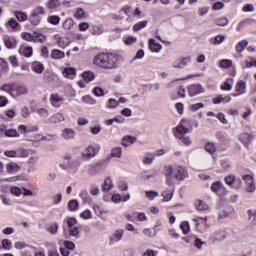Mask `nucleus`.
I'll use <instances>...</instances> for the list:
<instances>
[{
	"label": "nucleus",
	"mask_w": 256,
	"mask_h": 256,
	"mask_svg": "<svg viewBox=\"0 0 256 256\" xmlns=\"http://www.w3.org/2000/svg\"><path fill=\"white\" fill-rule=\"evenodd\" d=\"M165 177L167 185H175V181H184L189 177V174L183 166H166Z\"/></svg>",
	"instance_id": "1"
},
{
	"label": "nucleus",
	"mask_w": 256,
	"mask_h": 256,
	"mask_svg": "<svg viewBox=\"0 0 256 256\" xmlns=\"http://www.w3.org/2000/svg\"><path fill=\"white\" fill-rule=\"evenodd\" d=\"M117 54L113 53H99L97 54L94 59L93 63L96 67H100V69H117Z\"/></svg>",
	"instance_id": "2"
},
{
	"label": "nucleus",
	"mask_w": 256,
	"mask_h": 256,
	"mask_svg": "<svg viewBox=\"0 0 256 256\" xmlns=\"http://www.w3.org/2000/svg\"><path fill=\"white\" fill-rule=\"evenodd\" d=\"M43 15H45V8L43 6L36 7L29 17L31 25H39L41 23V17H43Z\"/></svg>",
	"instance_id": "3"
},
{
	"label": "nucleus",
	"mask_w": 256,
	"mask_h": 256,
	"mask_svg": "<svg viewBox=\"0 0 256 256\" xmlns=\"http://www.w3.org/2000/svg\"><path fill=\"white\" fill-rule=\"evenodd\" d=\"M99 153V146L94 144V145H89L87 146L82 152L81 155L85 161H89L90 159H93Z\"/></svg>",
	"instance_id": "4"
},
{
	"label": "nucleus",
	"mask_w": 256,
	"mask_h": 256,
	"mask_svg": "<svg viewBox=\"0 0 256 256\" xmlns=\"http://www.w3.org/2000/svg\"><path fill=\"white\" fill-rule=\"evenodd\" d=\"M227 239V228L216 230L211 236L210 241L212 243H219Z\"/></svg>",
	"instance_id": "5"
},
{
	"label": "nucleus",
	"mask_w": 256,
	"mask_h": 256,
	"mask_svg": "<svg viewBox=\"0 0 256 256\" xmlns=\"http://www.w3.org/2000/svg\"><path fill=\"white\" fill-rule=\"evenodd\" d=\"M189 63H191V57H180L173 62L172 67L174 69H185Z\"/></svg>",
	"instance_id": "6"
},
{
	"label": "nucleus",
	"mask_w": 256,
	"mask_h": 256,
	"mask_svg": "<svg viewBox=\"0 0 256 256\" xmlns=\"http://www.w3.org/2000/svg\"><path fill=\"white\" fill-rule=\"evenodd\" d=\"M242 179L246 183L245 191L247 193H255L256 191V186H255V181L253 180V176L251 175H244Z\"/></svg>",
	"instance_id": "7"
},
{
	"label": "nucleus",
	"mask_w": 256,
	"mask_h": 256,
	"mask_svg": "<svg viewBox=\"0 0 256 256\" xmlns=\"http://www.w3.org/2000/svg\"><path fill=\"white\" fill-rule=\"evenodd\" d=\"M201 93H205V88L201 84H192L188 87L190 97H196V95H201Z\"/></svg>",
	"instance_id": "8"
},
{
	"label": "nucleus",
	"mask_w": 256,
	"mask_h": 256,
	"mask_svg": "<svg viewBox=\"0 0 256 256\" xmlns=\"http://www.w3.org/2000/svg\"><path fill=\"white\" fill-rule=\"evenodd\" d=\"M190 133L189 128L183 126V120L180 122V124L173 129L174 137H182L184 135H187Z\"/></svg>",
	"instance_id": "9"
},
{
	"label": "nucleus",
	"mask_w": 256,
	"mask_h": 256,
	"mask_svg": "<svg viewBox=\"0 0 256 256\" xmlns=\"http://www.w3.org/2000/svg\"><path fill=\"white\" fill-rule=\"evenodd\" d=\"M236 92L237 93L232 94L233 97L245 95V93H247V83H245L243 80L238 81L236 85Z\"/></svg>",
	"instance_id": "10"
},
{
	"label": "nucleus",
	"mask_w": 256,
	"mask_h": 256,
	"mask_svg": "<svg viewBox=\"0 0 256 256\" xmlns=\"http://www.w3.org/2000/svg\"><path fill=\"white\" fill-rule=\"evenodd\" d=\"M75 130L73 128H64L61 132V137L64 141H71L75 139Z\"/></svg>",
	"instance_id": "11"
},
{
	"label": "nucleus",
	"mask_w": 256,
	"mask_h": 256,
	"mask_svg": "<svg viewBox=\"0 0 256 256\" xmlns=\"http://www.w3.org/2000/svg\"><path fill=\"white\" fill-rule=\"evenodd\" d=\"M123 235H125V230L116 229L114 230L112 236L110 237V243H119L123 239Z\"/></svg>",
	"instance_id": "12"
},
{
	"label": "nucleus",
	"mask_w": 256,
	"mask_h": 256,
	"mask_svg": "<svg viewBox=\"0 0 256 256\" xmlns=\"http://www.w3.org/2000/svg\"><path fill=\"white\" fill-rule=\"evenodd\" d=\"M62 74L66 79H75L77 77V70L73 67L63 68Z\"/></svg>",
	"instance_id": "13"
},
{
	"label": "nucleus",
	"mask_w": 256,
	"mask_h": 256,
	"mask_svg": "<svg viewBox=\"0 0 256 256\" xmlns=\"http://www.w3.org/2000/svg\"><path fill=\"white\" fill-rule=\"evenodd\" d=\"M19 171H21V166L16 162L6 164V172L9 173V175H15V173H19Z\"/></svg>",
	"instance_id": "14"
},
{
	"label": "nucleus",
	"mask_w": 256,
	"mask_h": 256,
	"mask_svg": "<svg viewBox=\"0 0 256 256\" xmlns=\"http://www.w3.org/2000/svg\"><path fill=\"white\" fill-rule=\"evenodd\" d=\"M3 41H4L5 47H7V49H16L17 40L15 39V37L6 35L3 37Z\"/></svg>",
	"instance_id": "15"
},
{
	"label": "nucleus",
	"mask_w": 256,
	"mask_h": 256,
	"mask_svg": "<svg viewBox=\"0 0 256 256\" xmlns=\"http://www.w3.org/2000/svg\"><path fill=\"white\" fill-rule=\"evenodd\" d=\"M149 47L152 53H159V51L163 49V46L159 42H157V40H155L154 38L149 39Z\"/></svg>",
	"instance_id": "16"
},
{
	"label": "nucleus",
	"mask_w": 256,
	"mask_h": 256,
	"mask_svg": "<svg viewBox=\"0 0 256 256\" xmlns=\"http://www.w3.org/2000/svg\"><path fill=\"white\" fill-rule=\"evenodd\" d=\"M50 102L53 107H61L63 97L59 96V94H51Z\"/></svg>",
	"instance_id": "17"
},
{
	"label": "nucleus",
	"mask_w": 256,
	"mask_h": 256,
	"mask_svg": "<svg viewBox=\"0 0 256 256\" xmlns=\"http://www.w3.org/2000/svg\"><path fill=\"white\" fill-rule=\"evenodd\" d=\"M46 231L50 233V235H57L59 231V224L57 222H53L46 225Z\"/></svg>",
	"instance_id": "18"
},
{
	"label": "nucleus",
	"mask_w": 256,
	"mask_h": 256,
	"mask_svg": "<svg viewBox=\"0 0 256 256\" xmlns=\"http://www.w3.org/2000/svg\"><path fill=\"white\" fill-rule=\"evenodd\" d=\"M62 121H65V116L61 114V112H58L49 118V123L52 124L62 123Z\"/></svg>",
	"instance_id": "19"
},
{
	"label": "nucleus",
	"mask_w": 256,
	"mask_h": 256,
	"mask_svg": "<svg viewBox=\"0 0 256 256\" xmlns=\"http://www.w3.org/2000/svg\"><path fill=\"white\" fill-rule=\"evenodd\" d=\"M31 153V150H27L25 148L16 149V158L27 159Z\"/></svg>",
	"instance_id": "20"
},
{
	"label": "nucleus",
	"mask_w": 256,
	"mask_h": 256,
	"mask_svg": "<svg viewBox=\"0 0 256 256\" xmlns=\"http://www.w3.org/2000/svg\"><path fill=\"white\" fill-rule=\"evenodd\" d=\"M239 140L241 141V143H243V145H249V143H251V141L253 140V136L249 133H242L239 136Z\"/></svg>",
	"instance_id": "21"
},
{
	"label": "nucleus",
	"mask_w": 256,
	"mask_h": 256,
	"mask_svg": "<svg viewBox=\"0 0 256 256\" xmlns=\"http://www.w3.org/2000/svg\"><path fill=\"white\" fill-rule=\"evenodd\" d=\"M229 101H231V96H224L223 97L222 95H220V96L214 98L212 100V103L214 105H219V103H229Z\"/></svg>",
	"instance_id": "22"
},
{
	"label": "nucleus",
	"mask_w": 256,
	"mask_h": 256,
	"mask_svg": "<svg viewBox=\"0 0 256 256\" xmlns=\"http://www.w3.org/2000/svg\"><path fill=\"white\" fill-rule=\"evenodd\" d=\"M32 71H34V73H38L39 75H41V73L45 71V66H43V64L40 62H34L32 63Z\"/></svg>",
	"instance_id": "23"
},
{
	"label": "nucleus",
	"mask_w": 256,
	"mask_h": 256,
	"mask_svg": "<svg viewBox=\"0 0 256 256\" xmlns=\"http://www.w3.org/2000/svg\"><path fill=\"white\" fill-rule=\"evenodd\" d=\"M51 59H63L65 58V52L59 50V49H54L51 54H50Z\"/></svg>",
	"instance_id": "24"
},
{
	"label": "nucleus",
	"mask_w": 256,
	"mask_h": 256,
	"mask_svg": "<svg viewBox=\"0 0 256 256\" xmlns=\"http://www.w3.org/2000/svg\"><path fill=\"white\" fill-rule=\"evenodd\" d=\"M137 141V138L133 137V136H125L122 139V145L124 147H129V145H133V143H135Z\"/></svg>",
	"instance_id": "25"
},
{
	"label": "nucleus",
	"mask_w": 256,
	"mask_h": 256,
	"mask_svg": "<svg viewBox=\"0 0 256 256\" xmlns=\"http://www.w3.org/2000/svg\"><path fill=\"white\" fill-rule=\"evenodd\" d=\"M93 209H94V213H96L98 217L103 214L109 213V211L105 209L103 205H94Z\"/></svg>",
	"instance_id": "26"
},
{
	"label": "nucleus",
	"mask_w": 256,
	"mask_h": 256,
	"mask_svg": "<svg viewBox=\"0 0 256 256\" xmlns=\"http://www.w3.org/2000/svg\"><path fill=\"white\" fill-rule=\"evenodd\" d=\"M0 89L1 91L9 93V95H13V91L17 89V86H15V84H4Z\"/></svg>",
	"instance_id": "27"
},
{
	"label": "nucleus",
	"mask_w": 256,
	"mask_h": 256,
	"mask_svg": "<svg viewBox=\"0 0 256 256\" xmlns=\"http://www.w3.org/2000/svg\"><path fill=\"white\" fill-rule=\"evenodd\" d=\"M99 167V164L96 165H88L86 167V171L90 177H95L97 175L98 171L97 168Z\"/></svg>",
	"instance_id": "28"
},
{
	"label": "nucleus",
	"mask_w": 256,
	"mask_h": 256,
	"mask_svg": "<svg viewBox=\"0 0 256 256\" xmlns=\"http://www.w3.org/2000/svg\"><path fill=\"white\" fill-rule=\"evenodd\" d=\"M112 188H113V180H111V178L108 177L104 180V183L102 185V191H111Z\"/></svg>",
	"instance_id": "29"
},
{
	"label": "nucleus",
	"mask_w": 256,
	"mask_h": 256,
	"mask_svg": "<svg viewBox=\"0 0 256 256\" xmlns=\"http://www.w3.org/2000/svg\"><path fill=\"white\" fill-rule=\"evenodd\" d=\"M82 77L87 83H91V81L95 80V73L86 71L82 74Z\"/></svg>",
	"instance_id": "30"
},
{
	"label": "nucleus",
	"mask_w": 256,
	"mask_h": 256,
	"mask_svg": "<svg viewBox=\"0 0 256 256\" xmlns=\"http://www.w3.org/2000/svg\"><path fill=\"white\" fill-rule=\"evenodd\" d=\"M225 181L227 185H232L233 183H238V185H241V180L240 178L236 179L235 175H228L225 177Z\"/></svg>",
	"instance_id": "31"
},
{
	"label": "nucleus",
	"mask_w": 256,
	"mask_h": 256,
	"mask_svg": "<svg viewBox=\"0 0 256 256\" xmlns=\"http://www.w3.org/2000/svg\"><path fill=\"white\" fill-rule=\"evenodd\" d=\"M204 148H205V151H207V153H210V155H214L215 151H217V148L215 147V143L213 142L206 143Z\"/></svg>",
	"instance_id": "32"
},
{
	"label": "nucleus",
	"mask_w": 256,
	"mask_h": 256,
	"mask_svg": "<svg viewBox=\"0 0 256 256\" xmlns=\"http://www.w3.org/2000/svg\"><path fill=\"white\" fill-rule=\"evenodd\" d=\"M247 45H249V42L247 40H242V41L238 42V44L236 45L237 53H243V51H245V47H247Z\"/></svg>",
	"instance_id": "33"
},
{
	"label": "nucleus",
	"mask_w": 256,
	"mask_h": 256,
	"mask_svg": "<svg viewBox=\"0 0 256 256\" xmlns=\"http://www.w3.org/2000/svg\"><path fill=\"white\" fill-rule=\"evenodd\" d=\"M163 202L167 203L173 199V191L164 190L162 192Z\"/></svg>",
	"instance_id": "34"
},
{
	"label": "nucleus",
	"mask_w": 256,
	"mask_h": 256,
	"mask_svg": "<svg viewBox=\"0 0 256 256\" xmlns=\"http://www.w3.org/2000/svg\"><path fill=\"white\" fill-rule=\"evenodd\" d=\"M195 205H196L197 211H207V209H209V206L207 205V203H205L202 200H197Z\"/></svg>",
	"instance_id": "35"
},
{
	"label": "nucleus",
	"mask_w": 256,
	"mask_h": 256,
	"mask_svg": "<svg viewBox=\"0 0 256 256\" xmlns=\"http://www.w3.org/2000/svg\"><path fill=\"white\" fill-rule=\"evenodd\" d=\"M48 9H59L61 7V1L59 0H49L47 3Z\"/></svg>",
	"instance_id": "36"
},
{
	"label": "nucleus",
	"mask_w": 256,
	"mask_h": 256,
	"mask_svg": "<svg viewBox=\"0 0 256 256\" xmlns=\"http://www.w3.org/2000/svg\"><path fill=\"white\" fill-rule=\"evenodd\" d=\"M76 19H85V10L83 8H76L73 15Z\"/></svg>",
	"instance_id": "37"
},
{
	"label": "nucleus",
	"mask_w": 256,
	"mask_h": 256,
	"mask_svg": "<svg viewBox=\"0 0 256 256\" xmlns=\"http://www.w3.org/2000/svg\"><path fill=\"white\" fill-rule=\"evenodd\" d=\"M147 27V21L143 20L133 25V31H141V29H145Z\"/></svg>",
	"instance_id": "38"
},
{
	"label": "nucleus",
	"mask_w": 256,
	"mask_h": 256,
	"mask_svg": "<svg viewBox=\"0 0 256 256\" xmlns=\"http://www.w3.org/2000/svg\"><path fill=\"white\" fill-rule=\"evenodd\" d=\"M215 24L218 25V27H227L229 25V19L225 17H221L215 20Z\"/></svg>",
	"instance_id": "39"
},
{
	"label": "nucleus",
	"mask_w": 256,
	"mask_h": 256,
	"mask_svg": "<svg viewBox=\"0 0 256 256\" xmlns=\"http://www.w3.org/2000/svg\"><path fill=\"white\" fill-rule=\"evenodd\" d=\"M123 154V150L121 147H114L111 150L112 157H116L117 159H121V155Z\"/></svg>",
	"instance_id": "40"
},
{
	"label": "nucleus",
	"mask_w": 256,
	"mask_h": 256,
	"mask_svg": "<svg viewBox=\"0 0 256 256\" xmlns=\"http://www.w3.org/2000/svg\"><path fill=\"white\" fill-rule=\"evenodd\" d=\"M20 54L24 55V57H31L33 55V48L28 46L20 49Z\"/></svg>",
	"instance_id": "41"
},
{
	"label": "nucleus",
	"mask_w": 256,
	"mask_h": 256,
	"mask_svg": "<svg viewBox=\"0 0 256 256\" xmlns=\"http://www.w3.org/2000/svg\"><path fill=\"white\" fill-rule=\"evenodd\" d=\"M47 21L50 23V25H57L61 21V17L58 15H51L47 17Z\"/></svg>",
	"instance_id": "42"
},
{
	"label": "nucleus",
	"mask_w": 256,
	"mask_h": 256,
	"mask_svg": "<svg viewBox=\"0 0 256 256\" xmlns=\"http://www.w3.org/2000/svg\"><path fill=\"white\" fill-rule=\"evenodd\" d=\"M14 15H15L16 19H18V21H20V22L27 21V13H25V12L15 11Z\"/></svg>",
	"instance_id": "43"
},
{
	"label": "nucleus",
	"mask_w": 256,
	"mask_h": 256,
	"mask_svg": "<svg viewBox=\"0 0 256 256\" xmlns=\"http://www.w3.org/2000/svg\"><path fill=\"white\" fill-rule=\"evenodd\" d=\"M106 107H108V109H115L116 107H119V101H117L116 99L110 98L107 101Z\"/></svg>",
	"instance_id": "44"
},
{
	"label": "nucleus",
	"mask_w": 256,
	"mask_h": 256,
	"mask_svg": "<svg viewBox=\"0 0 256 256\" xmlns=\"http://www.w3.org/2000/svg\"><path fill=\"white\" fill-rule=\"evenodd\" d=\"M223 41H225V36L218 35L214 39H211L210 43H212V45H221V43H223Z\"/></svg>",
	"instance_id": "45"
},
{
	"label": "nucleus",
	"mask_w": 256,
	"mask_h": 256,
	"mask_svg": "<svg viewBox=\"0 0 256 256\" xmlns=\"http://www.w3.org/2000/svg\"><path fill=\"white\" fill-rule=\"evenodd\" d=\"M176 139H179V141H181V143H183V144L186 145V146H189V145H191V143H192L191 137L186 136V135H184V136H178V137H176Z\"/></svg>",
	"instance_id": "46"
},
{
	"label": "nucleus",
	"mask_w": 256,
	"mask_h": 256,
	"mask_svg": "<svg viewBox=\"0 0 256 256\" xmlns=\"http://www.w3.org/2000/svg\"><path fill=\"white\" fill-rule=\"evenodd\" d=\"M68 207H69L70 211H77V209H79V201L70 200L68 202Z\"/></svg>",
	"instance_id": "47"
},
{
	"label": "nucleus",
	"mask_w": 256,
	"mask_h": 256,
	"mask_svg": "<svg viewBox=\"0 0 256 256\" xmlns=\"http://www.w3.org/2000/svg\"><path fill=\"white\" fill-rule=\"evenodd\" d=\"M231 65H233V62L229 59H223L220 61V67L222 69H229V67H231Z\"/></svg>",
	"instance_id": "48"
},
{
	"label": "nucleus",
	"mask_w": 256,
	"mask_h": 256,
	"mask_svg": "<svg viewBox=\"0 0 256 256\" xmlns=\"http://www.w3.org/2000/svg\"><path fill=\"white\" fill-rule=\"evenodd\" d=\"M12 246H13V243L11 242V240H9V239L2 240V249L9 251Z\"/></svg>",
	"instance_id": "49"
},
{
	"label": "nucleus",
	"mask_w": 256,
	"mask_h": 256,
	"mask_svg": "<svg viewBox=\"0 0 256 256\" xmlns=\"http://www.w3.org/2000/svg\"><path fill=\"white\" fill-rule=\"evenodd\" d=\"M68 229L71 237H76L77 239H79V228L77 226H72Z\"/></svg>",
	"instance_id": "50"
},
{
	"label": "nucleus",
	"mask_w": 256,
	"mask_h": 256,
	"mask_svg": "<svg viewBox=\"0 0 256 256\" xmlns=\"http://www.w3.org/2000/svg\"><path fill=\"white\" fill-rule=\"evenodd\" d=\"M92 35H103V27L99 25L92 26Z\"/></svg>",
	"instance_id": "51"
},
{
	"label": "nucleus",
	"mask_w": 256,
	"mask_h": 256,
	"mask_svg": "<svg viewBox=\"0 0 256 256\" xmlns=\"http://www.w3.org/2000/svg\"><path fill=\"white\" fill-rule=\"evenodd\" d=\"M180 228L182 229L184 235H187L189 231H191V228L189 227V222L184 221L180 224Z\"/></svg>",
	"instance_id": "52"
},
{
	"label": "nucleus",
	"mask_w": 256,
	"mask_h": 256,
	"mask_svg": "<svg viewBox=\"0 0 256 256\" xmlns=\"http://www.w3.org/2000/svg\"><path fill=\"white\" fill-rule=\"evenodd\" d=\"M203 245H205V241L201 240V238L195 236L194 238V247L198 249H202Z\"/></svg>",
	"instance_id": "53"
},
{
	"label": "nucleus",
	"mask_w": 256,
	"mask_h": 256,
	"mask_svg": "<svg viewBox=\"0 0 256 256\" xmlns=\"http://www.w3.org/2000/svg\"><path fill=\"white\" fill-rule=\"evenodd\" d=\"M62 200H63V194L61 193H58L52 196V201L54 205H59V203H61Z\"/></svg>",
	"instance_id": "54"
},
{
	"label": "nucleus",
	"mask_w": 256,
	"mask_h": 256,
	"mask_svg": "<svg viewBox=\"0 0 256 256\" xmlns=\"http://www.w3.org/2000/svg\"><path fill=\"white\" fill-rule=\"evenodd\" d=\"M93 94L95 95V97H104L105 96V92L103 91V88H101V87H95L93 89Z\"/></svg>",
	"instance_id": "55"
},
{
	"label": "nucleus",
	"mask_w": 256,
	"mask_h": 256,
	"mask_svg": "<svg viewBox=\"0 0 256 256\" xmlns=\"http://www.w3.org/2000/svg\"><path fill=\"white\" fill-rule=\"evenodd\" d=\"M82 101L83 103H89L90 105H95L97 103V101L89 95L83 96Z\"/></svg>",
	"instance_id": "56"
},
{
	"label": "nucleus",
	"mask_w": 256,
	"mask_h": 256,
	"mask_svg": "<svg viewBox=\"0 0 256 256\" xmlns=\"http://www.w3.org/2000/svg\"><path fill=\"white\" fill-rule=\"evenodd\" d=\"M221 187H223V184H221V182H214L211 186V190L214 193H219V191H221Z\"/></svg>",
	"instance_id": "57"
},
{
	"label": "nucleus",
	"mask_w": 256,
	"mask_h": 256,
	"mask_svg": "<svg viewBox=\"0 0 256 256\" xmlns=\"http://www.w3.org/2000/svg\"><path fill=\"white\" fill-rule=\"evenodd\" d=\"M62 27L63 29H66V30L71 29V27H73V19L71 18L66 19L63 22Z\"/></svg>",
	"instance_id": "58"
},
{
	"label": "nucleus",
	"mask_w": 256,
	"mask_h": 256,
	"mask_svg": "<svg viewBox=\"0 0 256 256\" xmlns=\"http://www.w3.org/2000/svg\"><path fill=\"white\" fill-rule=\"evenodd\" d=\"M203 107H205V105L203 103L199 102V103H196V104H191L189 106V109L191 111H199V109H203Z\"/></svg>",
	"instance_id": "59"
},
{
	"label": "nucleus",
	"mask_w": 256,
	"mask_h": 256,
	"mask_svg": "<svg viewBox=\"0 0 256 256\" xmlns=\"http://www.w3.org/2000/svg\"><path fill=\"white\" fill-rule=\"evenodd\" d=\"M125 45H133L134 43H137V38L133 36H128L124 38Z\"/></svg>",
	"instance_id": "60"
},
{
	"label": "nucleus",
	"mask_w": 256,
	"mask_h": 256,
	"mask_svg": "<svg viewBox=\"0 0 256 256\" xmlns=\"http://www.w3.org/2000/svg\"><path fill=\"white\" fill-rule=\"evenodd\" d=\"M153 155H149V156H145L143 159H142V163H144V165H152L153 164Z\"/></svg>",
	"instance_id": "61"
},
{
	"label": "nucleus",
	"mask_w": 256,
	"mask_h": 256,
	"mask_svg": "<svg viewBox=\"0 0 256 256\" xmlns=\"http://www.w3.org/2000/svg\"><path fill=\"white\" fill-rule=\"evenodd\" d=\"M5 137H17V130L9 129L4 132Z\"/></svg>",
	"instance_id": "62"
},
{
	"label": "nucleus",
	"mask_w": 256,
	"mask_h": 256,
	"mask_svg": "<svg viewBox=\"0 0 256 256\" xmlns=\"http://www.w3.org/2000/svg\"><path fill=\"white\" fill-rule=\"evenodd\" d=\"M81 219H91L92 214L90 210H84L82 213H80Z\"/></svg>",
	"instance_id": "63"
},
{
	"label": "nucleus",
	"mask_w": 256,
	"mask_h": 256,
	"mask_svg": "<svg viewBox=\"0 0 256 256\" xmlns=\"http://www.w3.org/2000/svg\"><path fill=\"white\" fill-rule=\"evenodd\" d=\"M67 225H68V228L75 227V225H77V219L73 217L67 218Z\"/></svg>",
	"instance_id": "64"
}]
</instances>
